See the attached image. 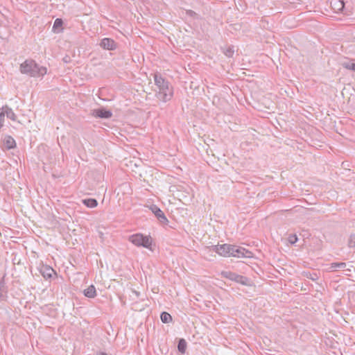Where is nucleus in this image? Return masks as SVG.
I'll list each match as a JSON object with an SVG mask.
<instances>
[{
	"mask_svg": "<svg viewBox=\"0 0 355 355\" xmlns=\"http://www.w3.org/2000/svg\"><path fill=\"white\" fill-rule=\"evenodd\" d=\"M153 78L159 89L156 93L157 98L164 103L169 101L173 96V88L170 83L158 72L154 74Z\"/></svg>",
	"mask_w": 355,
	"mask_h": 355,
	"instance_id": "nucleus-1",
	"label": "nucleus"
},
{
	"mask_svg": "<svg viewBox=\"0 0 355 355\" xmlns=\"http://www.w3.org/2000/svg\"><path fill=\"white\" fill-rule=\"evenodd\" d=\"M19 71L22 74H26L31 77H42L47 69L44 67L40 66L35 60L27 59L19 66Z\"/></svg>",
	"mask_w": 355,
	"mask_h": 355,
	"instance_id": "nucleus-2",
	"label": "nucleus"
},
{
	"mask_svg": "<svg viewBox=\"0 0 355 355\" xmlns=\"http://www.w3.org/2000/svg\"><path fill=\"white\" fill-rule=\"evenodd\" d=\"M128 241L137 247H143L152 250L153 241L150 236L137 233L130 236Z\"/></svg>",
	"mask_w": 355,
	"mask_h": 355,
	"instance_id": "nucleus-3",
	"label": "nucleus"
},
{
	"mask_svg": "<svg viewBox=\"0 0 355 355\" xmlns=\"http://www.w3.org/2000/svg\"><path fill=\"white\" fill-rule=\"evenodd\" d=\"M231 250V257L250 258L252 256V253L250 251L243 247L232 245Z\"/></svg>",
	"mask_w": 355,
	"mask_h": 355,
	"instance_id": "nucleus-4",
	"label": "nucleus"
},
{
	"mask_svg": "<svg viewBox=\"0 0 355 355\" xmlns=\"http://www.w3.org/2000/svg\"><path fill=\"white\" fill-rule=\"evenodd\" d=\"M231 245L230 244H223L211 245V249L212 251L218 253L220 256L231 257Z\"/></svg>",
	"mask_w": 355,
	"mask_h": 355,
	"instance_id": "nucleus-5",
	"label": "nucleus"
},
{
	"mask_svg": "<svg viewBox=\"0 0 355 355\" xmlns=\"http://www.w3.org/2000/svg\"><path fill=\"white\" fill-rule=\"evenodd\" d=\"M6 277L7 274L4 272L0 279V302L6 301L8 299V287Z\"/></svg>",
	"mask_w": 355,
	"mask_h": 355,
	"instance_id": "nucleus-6",
	"label": "nucleus"
},
{
	"mask_svg": "<svg viewBox=\"0 0 355 355\" xmlns=\"http://www.w3.org/2000/svg\"><path fill=\"white\" fill-rule=\"evenodd\" d=\"M150 210L155 214L157 220L162 225H166L168 222L164 213L155 205L149 207Z\"/></svg>",
	"mask_w": 355,
	"mask_h": 355,
	"instance_id": "nucleus-7",
	"label": "nucleus"
},
{
	"mask_svg": "<svg viewBox=\"0 0 355 355\" xmlns=\"http://www.w3.org/2000/svg\"><path fill=\"white\" fill-rule=\"evenodd\" d=\"M99 45L103 49L108 51H114L117 48V43L110 37L102 39Z\"/></svg>",
	"mask_w": 355,
	"mask_h": 355,
	"instance_id": "nucleus-8",
	"label": "nucleus"
},
{
	"mask_svg": "<svg viewBox=\"0 0 355 355\" xmlns=\"http://www.w3.org/2000/svg\"><path fill=\"white\" fill-rule=\"evenodd\" d=\"M93 116L100 119H109L112 116L110 110L104 107H100L93 110Z\"/></svg>",
	"mask_w": 355,
	"mask_h": 355,
	"instance_id": "nucleus-9",
	"label": "nucleus"
},
{
	"mask_svg": "<svg viewBox=\"0 0 355 355\" xmlns=\"http://www.w3.org/2000/svg\"><path fill=\"white\" fill-rule=\"evenodd\" d=\"M331 6L336 12H342L345 8V2L343 0H333Z\"/></svg>",
	"mask_w": 355,
	"mask_h": 355,
	"instance_id": "nucleus-10",
	"label": "nucleus"
},
{
	"mask_svg": "<svg viewBox=\"0 0 355 355\" xmlns=\"http://www.w3.org/2000/svg\"><path fill=\"white\" fill-rule=\"evenodd\" d=\"M1 112L4 113V116L6 115L7 118L11 119L12 121H15L17 120V116L12 110V108L9 107L7 105L3 106L1 108Z\"/></svg>",
	"mask_w": 355,
	"mask_h": 355,
	"instance_id": "nucleus-11",
	"label": "nucleus"
},
{
	"mask_svg": "<svg viewBox=\"0 0 355 355\" xmlns=\"http://www.w3.org/2000/svg\"><path fill=\"white\" fill-rule=\"evenodd\" d=\"M4 148L10 150L16 147V142L11 136H6L3 140Z\"/></svg>",
	"mask_w": 355,
	"mask_h": 355,
	"instance_id": "nucleus-12",
	"label": "nucleus"
},
{
	"mask_svg": "<svg viewBox=\"0 0 355 355\" xmlns=\"http://www.w3.org/2000/svg\"><path fill=\"white\" fill-rule=\"evenodd\" d=\"M240 275H238L235 272L231 271H222L221 276L225 279H228L231 281L235 282L237 283L239 277Z\"/></svg>",
	"mask_w": 355,
	"mask_h": 355,
	"instance_id": "nucleus-13",
	"label": "nucleus"
},
{
	"mask_svg": "<svg viewBox=\"0 0 355 355\" xmlns=\"http://www.w3.org/2000/svg\"><path fill=\"white\" fill-rule=\"evenodd\" d=\"M42 276L45 278V279H50L53 276V274L55 273V270L51 268V267H49V266H43L40 270Z\"/></svg>",
	"mask_w": 355,
	"mask_h": 355,
	"instance_id": "nucleus-14",
	"label": "nucleus"
},
{
	"mask_svg": "<svg viewBox=\"0 0 355 355\" xmlns=\"http://www.w3.org/2000/svg\"><path fill=\"white\" fill-rule=\"evenodd\" d=\"M83 293L85 296L89 298H94L96 295V291L94 285H90L88 288L84 290Z\"/></svg>",
	"mask_w": 355,
	"mask_h": 355,
	"instance_id": "nucleus-15",
	"label": "nucleus"
},
{
	"mask_svg": "<svg viewBox=\"0 0 355 355\" xmlns=\"http://www.w3.org/2000/svg\"><path fill=\"white\" fill-rule=\"evenodd\" d=\"M82 202L84 205L89 208H94L98 205V202L95 198L83 199Z\"/></svg>",
	"mask_w": 355,
	"mask_h": 355,
	"instance_id": "nucleus-16",
	"label": "nucleus"
},
{
	"mask_svg": "<svg viewBox=\"0 0 355 355\" xmlns=\"http://www.w3.org/2000/svg\"><path fill=\"white\" fill-rule=\"evenodd\" d=\"M221 49L223 53L228 58H232L234 53V47L233 46H225Z\"/></svg>",
	"mask_w": 355,
	"mask_h": 355,
	"instance_id": "nucleus-17",
	"label": "nucleus"
},
{
	"mask_svg": "<svg viewBox=\"0 0 355 355\" xmlns=\"http://www.w3.org/2000/svg\"><path fill=\"white\" fill-rule=\"evenodd\" d=\"M237 283L247 286H252V281L250 280V279L243 275H239Z\"/></svg>",
	"mask_w": 355,
	"mask_h": 355,
	"instance_id": "nucleus-18",
	"label": "nucleus"
},
{
	"mask_svg": "<svg viewBox=\"0 0 355 355\" xmlns=\"http://www.w3.org/2000/svg\"><path fill=\"white\" fill-rule=\"evenodd\" d=\"M178 349L182 354L185 353L187 349V342L184 338H180L178 340Z\"/></svg>",
	"mask_w": 355,
	"mask_h": 355,
	"instance_id": "nucleus-19",
	"label": "nucleus"
},
{
	"mask_svg": "<svg viewBox=\"0 0 355 355\" xmlns=\"http://www.w3.org/2000/svg\"><path fill=\"white\" fill-rule=\"evenodd\" d=\"M347 266L345 262H334L330 264L329 268L332 270H336L337 269H344Z\"/></svg>",
	"mask_w": 355,
	"mask_h": 355,
	"instance_id": "nucleus-20",
	"label": "nucleus"
},
{
	"mask_svg": "<svg viewBox=\"0 0 355 355\" xmlns=\"http://www.w3.org/2000/svg\"><path fill=\"white\" fill-rule=\"evenodd\" d=\"M302 275L309 279L313 281H316L318 279L319 277L316 272H310L309 271H304L302 272Z\"/></svg>",
	"mask_w": 355,
	"mask_h": 355,
	"instance_id": "nucleus-21",
	"label": "nucleus"
},
{
	"mask_svg": "<svg viewBox=\"0 0 355 355\" xmlns=\"http://www.w3.org/2000/svg\"><path fill=\"white\" fill-rule=\"evenodd\" d=\"M161 320L163 323H168L172 321V316L167 312H162L160 315Z\"/></svg>",
	"mask_w": 355,
	"mask_h": 355,
	"instance_id": "nucleus-22",
	"label": "nucleus"
},
{
	"mask_svg": "<svg viewBox=\"0 0 355 355\" xmlns=\"http://www.w3.org/2000/svg\"><path fill=\"white\" fill-rule=\"evenodd\" d=\"M62 24H63V21L62 19L60 18H57L55 21H54V24H53V31L54 32H57V33H59L60 31L58 30L59 28H60L62 26Z\"/></svg>",
	"mask_w": 355,
	"mask_h": 355,
	"instance_id": "nucleus-23",
	"label": "nucleus"
},
{
	"mask_svg": "<svg viewBox=\"0 0 355 355\" xmlns=\"http://www.w3.org/2000/svg\"><path fill=\"white\" fill-rule=\"evenodd\" d=\"M347 246L349 248H355V232L349 234L347 239Z\"/></svg>",
	"mask_w": 355,
	"mask_h": 355,
	"instance_id": "nucleus-24",
	"label": "nucleus"
},
{
	"mask_svg": "<svg viewBox=\"0 0 355 355\" xmlns=\"http://www.w3.org/2000/svg\"><path fill=\"white\" fill-rule=\"evenodd\" d=\"M344 68L355 71V62H345L343 63Z\"/></svg>",
	"mask_w": 355,
	"mask_h": 355,
	"instance_id": "nucleus-25",
	"label": "nucleus"
},
{
	"mask_svg": "<svg viewBox=\"0 0 355 355\" xmlns=\"http://www.w3.org/2000/svg\"><path fill=\"white\" fill-rule=\"evenodd\" d=\"M288 240L291 244H295L297 241L298 239L296 234H290Z\"/></svg>",
	"mask_w": 355,
	"mask_h": 355,
	"instance_id": "nucleus-26",
	"label": "nucleus"
},
{
	"mask_svg": "<svg viewBox=\"0 0 355 355\" xmlns=\"http://www.w3.org/2000/svg\"><path fill=\"white\" fill-rule=\"evenodd\" d=\"M5 117L4 113L0 111V129L3 127L4 123Z\"/></svg>",
	"mask_w": 355,
	"mask_h": 355,
	"instance_id": "nucleus-27",
	"label": "nucleus"
},
{
	"mask_svg": "<svg viewBox=\"0 0 355 355\" xmlns=\"http://www.w3.org/2000/svg\"><path fill=\"white\" fill-rule=\"evenodd\" d=\"M99 355H107V354L105 352H101Z\"/></svg>",
	"mask_w": 355,
	"mask_h": 355,
	"instance_id": "nucleus-28",
	"label": "nucleus"
},
{
	"mask_svg": "<svg viewBox=\"0 0 355 355\" xmlns=\"http://www.w3.org/2000/svg\"><path fill=\"white\" fill-rule=\"evenodd\" d=\"M189 12H190V15H192L193 13L195 14V12L192 10H190Z\"/></svg>",
	"mask_w": 355,
	"mask_h": 355,
	"instance_id": "nucleus-29",
	"label": "nucleus"
},
{
	"mask_svg": "<svg viewBox=\"0 0 355 355\" xmlns=\"http://www.w3.org/2000/svg\"><path fill=\"white\" fill-rule=\"evenodd\" d=\"M135 293H136V295H139V293H138V292L135 291Z\"/></svg>",
	"mask_w": 355,
	"mask_h": 355,
	"instance_id": "nucleus-30",
	"label": "nucleus"
}]
</instances>
